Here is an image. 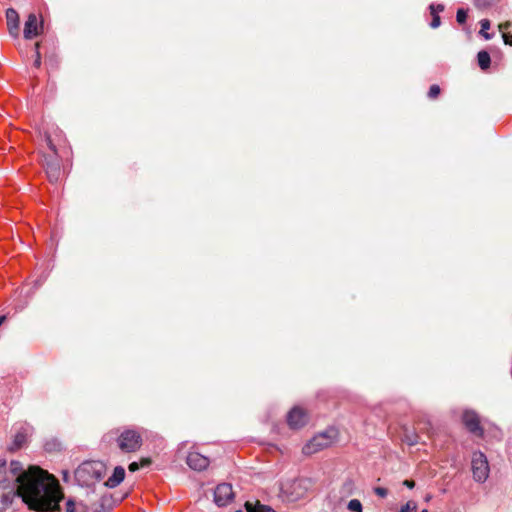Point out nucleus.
I'll list each match as a JSON object with an SVG mask.
<instances>
[{"label": "nucleus", "mask_w": 512, "mask_h": 512, "mask_svg": "<svg viewBox=\"0 0 512 512\" xmlns=\"http://www.w3.org/2000/svg\"><path fill=\"white\" fill-rule=\"evenodd\" d=\"M17 497H21L29 509L55 511L59 509L63 493L53 475L39 467L31 466L15 480L0 481V512L10 508Z\"/></svg>", "instance_id": "f257e3e1"}, {"label": "nucleus", "mask_w": 512, "mask_h": 512, "mask_svg": "<svg viewBox=\"0 0 512 512\" xmlns=\"http://www.w3.org/2000/svg\"><path fill=\"white\" fill-rule=\"evenodd\" d=\"M108 444L116 443V447L122 453H133L138 451L143 442L141 433L133 428H118L106 433L103 437Z\"/></svg>", "instance_id": "f03ea898"}, {"label": "nucleus", "mask_w": 512, "mask_h": 512, "mask_svg": "<svg viewBox=\"0 0 512 512\" xmlns=\"http://www.w3.org/2000/svg\"><path fill=\"white\" fill-rule=\"evenodd\" d=\"M103 474V464L96 461L83 462L75 470V478L81 484L89 486L100 480Z\"/></svg>", "instance_id": "7ed1b4c3"}, {"label": "nucleus", "mask_w": 512, "mask_h": 512, "mask_svg": "<svg viewBox=\"0 0 512 512\" xmlns=\"http://www.w3.org/2000/svg\"><path fill=\"white\" fill-rule=\"evenodd\" d=\"M338 432L335 428H328L324 432L315 435L303 446L305 455L315 454L323 449L330 447L337 439Z\"/></svg>", "instance_id": "20e7f679"}, {"label": "nucleus", "mask_w": 512, "mask_h": 512, "mask_svg": "<svg viewBox=\"0 0 512 512\" xmlns=\"http://www.w3.org/2000/svg\"><path fill=\"white\" fill-rule=\"evenodd\" d=\"M45 142L51 151V154L45 155L43 166L50 182L55 183L59 180L61 174L60 161L57 158L56 146L53 143L51 135L45 134Z\"/></svg>", "instance_id": "39448f33"}, {"label": "nucleus", "mask_w": 512, "mask_h": 512, "mask_svg": "<svg viewBox=\"0 0 512 512\" xmlns=\"http://www.w3.org/2000/svg\"><path fill=\"white\" fill-rule=\"evenodd\" d=\"M309 481L306 479H293L282 483V496L290 502H295L307 496Z\"/></svg>", "instance_id": "423d86ee"}, {"label": "nucleus", "mask_w": 512, "mask_h": 512, "mask_svg": "<svg viewBox=\"0 0 512 512\" xmlns=\"http://www.w3.org/2000/svg\"><path fill=\"white\" fill-rule=\"evenodd\" d=\"M473 477L478 482H484L489 476V465L486 456L480 452H474L471 460Z\"/></svg>", "instance_id": "0eeeda50"}, {"label": "nucleus", "mask_w": 512, "mask_h": 512, "mask_svg": "<svg viewBox=\"0 0 512 512\" xmlns=\"http://www.w3.org/2000/svg\"><path fill=\"white\" fill-rule=\"evenodd\" d=\"M462 421L465 427L476 436L483 435V428L480 424V418L474 411H465L462 415Z\"/></svg>", "instance_id": "6e6552de"}, {"label": "nucleus", "mask_w": 512, "mask_h": 512, "mask_svg": "<svg viewBox=\"0 0 512 512\" xmlns=\"http://www.w3.org/2000/svg\"><path fill=\"white\" fill-rule=\"evenodd\" d=\"M186 463L191 469L201 471L208 467L209 459L196 451H191L187 455Z\"/></svg>", "instance_id": "1a4fd4ad"}, {"label": "nucleus", "mask_w": 512, "mask_h": 512, "mask_svg": "<svg viewBox=\"0 0 512 512\" xmlns=\"http://www.w3.org/2000/svg\"><path fill=\"white\" fill-rule=\"evenodd\" d=\"M42 25H39L35 14H29L24 25V38L33 39L40 34Z\"/></svg>", "instance_id": "9d476101"}, {"label": "nucleus", "mask_w": 512, "mask_h": 512, "mask_svg": "<svg viewBox=\"0 0 512 512\" xmlns=\"http://www.w3.org/2000/svg\"><path fill=\"white\" fill-rule=\"evenodd\" d=\"M287 422L293 429L301 428L307 422V415L303 409L295 407L289 412Z\"/></svg>", "instance_id": "9b49d317"}, {"label": "nucleus", "mask_w": 512, "mask_h": 512, "mask_svg": "<svg viewBox=\"0 0 512 512\" xmlns=\"http://www.w3.org/2000/svg\"><path fill=\"white\" fill-rule=\"evenodd\" d=\"M6 19L10 34L17 37L19 33V15L17 11L12 8L7 9Z\"/></svg>", "instance_id": "f8f14e48"}, {"label": "nucleus", "mask_w": 512, "mask_h": 512, "mask_svg": "<svg viewBox=\"0 0 512 512\" xmlns=\"http://www.w3.org/2000/svg\"><path fill=\"white\" fill-rule=\"evenodd\" d=\"M125 477V469L122 466H117L114 468L113 474L107 479L106 486L109 488H114L118 486Z\"/></svg>", "instance_id": "ddd939ff"}, {"label": "nucleus", "mask_w": 512, "mask_h": 512, "mask_svg": "<svg viewBox=\"0 0 512 512\" xmlns=\"http://www.w3.org/2000/svg\"><path fill=\"white\" fill-rule=\"evenodd\" d=\"M429 9H430V13L432 16V21L430 23V26L432 28H437L441 24V19H440V16L438 13L442 12L444 10V6L441 4H437V5L431 4Z\"/></svg>", "instance_id": "4468645a"}, {"label": "nucleus", "mask_w": 512, "mask_h": 512, "mask_svg": "<svg viewBox=\"0 0 512 512\" xmlns=\"http://www.w3.org/2000/svg\"><path fill=\"white\" fill-rule=\"evenodd\" d=\"M478 65L482 70H487L490 67L491 58L488 52L480 51L477 55Z\"/></svg>", "instance_id": "2eb2a0df"}, {"label": "nucleus", "mask_w": 512, "mask_h": 512, "mask_svg": "<svg viewBox=\"0 0 512 512\" xmlns=\"http://www.w3.org/2000/svg\"><path fill=\"white\" fill-rule=\"evenodd\" d=\"M26 442V434L24 432H18L13 441V446L15 449H20Z\"/></svg>", "instance_id": "dca6fc26"}, {"label": "nucleus", "mask_w": 512, "mask_h": 512, "mask_svg": "<svg viewBox=\"0 0 512 512\" xmlns=\"http://www.w3.org/2000/svg\"><path fill=\"white\" fill-rule=\"evenodd\" d=\"M223 486L220 484L214 491V501L218 507L224 506V499L221 495Z\"/></svg>", "instance_id": "f3484780"}, {"label": "nucleus", "mask_w": 512, "mask_h": 512, "mask_svg": "<svg viewBox=\"0 0 512 512\" xmlns=\"http://www.w3.org/2000/svg\"><path fill=\"white\" fill-rule=\"evenodd\" d=\"M399 512H417V504L415 501H408L406 504L401 506Z\"/></svg>", "instance_id": "a211bd4d"}, {"label": "nucleus", "mask_w": 512, "mask_h": 512, "mask_svg": "<svg viewBox=\"0 0 512 512\" xmlns=\"http://www.w3.org/2000/svg\"><path fill=\"white\" fill-rule=\"evenodd\" d=\"M348 509L352 512H362V504L357 499H352L348 503Z\"/></svg>", "instance_id": "6ab92c4d"}, {"label": "nucleus", "mask_w": 512, "mask_h": 512, "mask_svg": "<svg viewBox=\"0 0 512 512\" xmlns=\"http://www.w3.org/2000/svg\"><path fill=\"white\" fill-rule=\"evenodd\" d=\"M481 31L480 33L485 37V39H490V35L486 32L490 28V21L488 19H483L480 21Z\"/></svg>", "instance_id": "aec40b11"}, {"label": "nucleus", "mask_w": 512, "mask_h": 512, "mask_svg": "<svg viewBox=\"0 0 512 512\" xmlns=\"http://www.w3.org/2000/svg\"><path fill=\"white\" fill-rule=\"evenodd\" d=\"M440 93H441V89H440L439 85L433 84L428 91V97L430 99L434 100L440 95Z\"/></svg>", "instance_id": "412c9836"}, {"label": "nucleus", "mask_w": 512, "mask_h": 512, "mask_svg": "<svg viewBox=\"0 0 512 512\" xmlns=\"http://www.w3.org/2000/svg\"><path fill=\"white\" fill-rule=\"evenodd\" d=\"M10 468H11V471L16 475V477L18 475H20L21 473L28 471V470L23 471L20 462H17V461H12L10 464Z\"/></svg>", "instance_id": "4be33fe9"}, {"label": "nucleus", "mask_w": 512, "mask_h": 512, "mask_svg": "<svg viewBox=\"0 0 512 512\" xmlns=\"http://www.w3.org/2000/svg\"><path fill=\"white\" fill-rule=\"evenodd\" d=\"M467 19V11L464 9H458L456 14V20L459 24H464Z\"/></svg>", "instance_id": "5701e85b"}, {"label": "nucleus", "mask_w": 512, "mask_h": 512, "mask_svg": "<svg viewBox=\"0 0 512 512\" xmlns=\"http://www.w3.org/2000/svg\"><path fill=\"white\" fill-rule=\"evenodd\" d=\"M39 47H40V43L37 42L35 44V50H36V59L34 60V67L36 68H39L40 65H41V55H40V52H39Z\"/></svg>", "instance_id": "b1692460"}, {"label": "nucleus", "mask_w": 512, "mask_h": 512, "mask_svg": "<svg viewBox=\"0 0 512 512\" xmlns=\"http://www.w3.org/2000/svg\"><path fill=\"white\" fill-rule=\"evenodd\" d=\"M374 492H375L376 495H378V496H380L382 498L386 497L387 494H388L387 489L383 488V487H376V488H374Z\"/></svg>", "instance_id": "393cba45"}, {"label": "nucleus", "mask_w": 512, "mask_h": 512, "mask_svg": "<svg viewBox=\"0 0 512 512\" xmlns=\"http://www.w3.org/2000/svg\"><path fill=\"white\" fill-rule=\"evenodd\" d=\"M66 512H76L75 502L72 499L66 502Z\"/></svg>", "instance_id": "a878e982"}, {"label": "nucleus", "mask_w": 512, "mask_h": 512, "mask_svg": "<svg viewBox=\"0 0 512 512\" xmlns=\"http://www.w3.org/2000/svg\"><path fill=\"white\" fill-rule=\"evenodd\" d=\"M140 468V464L138 462H132L129 464L128 469L131 472H135Z\"/></svg>", "instance_id": "bb28decb"}, {"label": "nucleus", "mask_w": 512, "mask_h": 512, "mask_svg": "<svg viewBox=\"0 0 512 512\" xmlns=\"http://www.w3.org/2000/svg\"><path fill=\"white\" fill-rule=\"evenodd\" d=\"M503 39H504V42L505 44H508V45H511L512 46V34H503Z\"/></svg>", "instance_id": "cd10ccee"}, {"label": "nucleus", "mask_w": 512, "mask_h": 512, "mask_svg": "<svg viewBox=\"0 0 512 512\" xmlns=\"http://www.w3.org/2000/svg\"><path fill=\"white\" fill-rule=\"evenodd\" d=\"M403 484L410 489L414 488L415 486V482L413 480H405Z\"/></svg>", "instance_id": "c85d7f7f"}, {"label": "nucleus", "mask_w": 512, "mask_h": 512, "mask_svg": "<svg viewBox=\"0 0 512 512\" xmlns=\"http://www.w3.org/2000/svg\"><path fill=\"white\" fill-rule=\"evenodd\" d=\"M150 463H151V460L149 458H143L141 460L140 466H142V467L148 466V465H150Z\"/></svg>", "instance_id": "c756f323"}, {"label": "nucleus", "mask_w": 512, "mask_h": 512, "mask_svg": "<svg viewBox=\"0 0 512 512\" xmlns=\"http://www.w3.org/2000/svg\"><path fill=\"white\" fill-rule=\"evenodd\" d=\"M5 320H6L5 316H0V326L4 323Z\"/></svg>", "instance_id": "7c9ffc66"}, {"label": "nucleus", "mask_w": 512, "mask_h": 512, "mask_svg": "<svg viewBox=\"0 0 512 512\" xmlns=\"http://www.w3.org/2000/svg\"><path fill=\"white\" fill-rule=\"evenodd\" d=\"M475 4H476V6H478V7H482V5L480 4V0H475Z\"/></svg>", "instance_id": "2f4dec72"}, {"label": "nucleus", "mask_w": 512, "mask_h": 512, "mask_svg": "<svg viewBox=\"0 0 512 512\" xmlns=\"http://www.w3.org/2000/svg\"><path fill=\"white\" fill-rule=\"evenodd\" d=\"M416 443H418V440H417V439H415V440H413V441H411V442H410V444H411V445H414V444H416Z\"/></svg>", "instance_id": "473e14b6"}, {"label": "nucleus", "mask_w": 512, "mask_h": 512, "mask_svg": "<svg viewBox=\"0 0 512 512\" xmlns=\"http://www.w3.org/2000/svg\"><path fill=\"white\" fill-rule=\"evenodd\" d=\"M499 28H500V30H503V29H504V25H503V24H500V25H499Z\"/></svg>", "instance_id": "72a5a7b5"}, {"label": "nucleus", "mask_w": 512, "mask_h": 512, "mask_svg": "<svg viewBox=\"0 0 512 512\" xmlns=\"http://www.w3.org/2000/svg\"><path fill=\"white\" fill-rule=\"evenodd\" d=\"M421 512H428V510L424 509V510H422Z\"/></svg>", "instance_id": "f704fd0d"}]
</instances>
